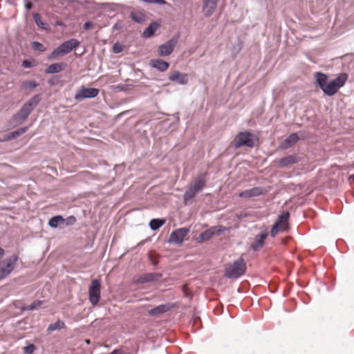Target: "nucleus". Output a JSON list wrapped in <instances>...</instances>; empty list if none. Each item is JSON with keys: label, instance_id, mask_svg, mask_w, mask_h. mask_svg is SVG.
I'll return each instance as SVG.
<instances>
[{"label": "nucleus", "instance_id": "f257e3e1", "mask_svg": "<svg viewBox=\"0 0 354 354\" xmlns=\"http://www.w3.org/2000/svg\"><path fill=\"white\" fill-rule=\"evenodd\" d=\"M4 253L3 249L0 247V281L12 272L18 261V257L15 254L3 260Z\"/></svg>", "mask_w": 354, "mask_h": 354}, {"label": "nucleus", "instance_id": "f03ea898", "mask_svg": "<svg viewBox=\"0 0 354 354\" xmlns=\"http://www.w3.org/2000/svg\"><path fill=\"white\" fill-rule=\"evenodd\" d=\"M246 270V263L242 257L232 263L225 265V275L228 278L236 279L243 275Z\"/></svg>", "mask_w": 354, "mask_h": 354}, {"label": "nucleus", "instance_id": "7ed1b4c3", "mask_svg": "<svg viewBox=\"0 0 354 354\" xmlns=\"http://www.w3.org/2000/svg\"><path fill=\"white\" fill-rule=\"evenodd\" d=\"M80 42L75 39H71L62 43L56 48L49 55L48 59L50 60L55 59L69 53L73 50L77 48Z\"/></svg>", "mask_w": 354, "mask_h": 354}, {"label": "nucleus", "instance_id": "20e7f679", "mask_svg": "<svg viewBox=\"0 0 354 354\" xmlns=\"http://www.w3.org/2000/svg\"><path fill=\"white\" fill-rule=\"evenodd\" d=\"M40 97L38 95L33 96L18 111L15 115V120L20 122L26 120L32 110L38 105Z\"/></svg>", "mask_w": 354, "mask_h": 354}, {"label": "nucleus", "instance_id": "39448f33", "mask_svg": "<svg viewBox=\"0 0 354 354\" xmlns=\"http://www.w3.org/2000/svg\"><path fill=\"white\" fill-rule=\"evenodd\" d=\"M347 78L346 73H341L335 80L328 82L322 91L326 95L332 96L337 92L340 87L344 85Z\"/></svg>", "mask_w": 354, "mask_h": 354}, {"label": "nucleus", "instance_id": "423d86ee", "mask_svg": "<svg viewBox=\"0 0 354 354\" xmlns=\"http://www.w3.org/2000/svg\"><path fill=\"white\" fill-rule=\"evenodd\" d=\"M205 176H199L192 184L190 185L189 189L184 194V200L185 203L192 200L198 192H200L205 187Z\"/></svg>", "mask_w": 354, "mask_h": 354}, {"label": "nucleus", "instance_id": "0eeeda50", "mask_svg": "<svg viewBox=\"0 0 354 354\" xmlns=\"http://www.w3.org/2000/svg\"><path fill=\"white\" fill-rule=\"evenodd\" d=\"M289 216V212H286L278 216L270 232L272 237L276 236L279 232H284L288 229Z\"/></svg>", "mask_w": 354, "mask_h": 354}, {"label": "nucleus", "instance_id": "6e6552de", "mask_svg": "<svg viewBox=\"0 0 354 354\" xmlns=\"http://www.w3.org/2000/svg\"><path fill=\"white\" fill-rule=\"evenodd\" d=\"M234 145L236 149L243 146L253 147L254 145V141L252 133L248 131L239 133L234 139Z\"/></svg>", "mask_w": 354, "mask_h": 354}, {"label": "nucleus", "instance_id": "1a4fd4ad", "mask_svg": "<svg viewBox=\"0 0 354 354\" xmlns=\"http://www.w3.org/2000/svg\"><path fill=\"white\" fill-rule=\"evenodd\" d=\"M101 283L98 279H93L88 288L89 301L95 306L100 299Z\"/></svg>", "mask_w": 354, "mask_h": 354}, {"label": "nucleus", "instance_id": "9d476101", "mask_svg": "<svg viewBox=\"0 0 354 354\" xmlns=\"http://www.w3.org/2000/svg\"><path fill=\"white\" fill-rule=\"evenodd\" d=\"M99 94V90L95 88H86L82 86L75 93V100L81 101L85 98H92Z\"/></svg>", "mask_w": 354, "mask_h": 354}, {"label": "nucleus", "instance_id": "9b49d317", "mask_svg": "<svg viewBox=\"0 0 354 354\" xmlns=\"http://www.w3.org/2000/svg\"><path fill=\"white\" fill-rule=\"evenodd\" d=\"M178 42V39L173 37L165 44L160 45L158 49L159 56H168L174 51L175 46Z\"/></svg>", "mask_w": 354, "mask_h": 354}, {"label": "nucleus", "instance_id": "f8f14e48", "mask_svg": "<svg viewBox=\"0 0 354 354\" xmlns=\"http://www.w3.org/2000/svg\"><path fill=\"white\" fill-rule=\"evenodd\" d=\"M189 229L186 227L176 230L170 234L169 242L176 244L182 243L185 237L189 233Z\"/></svg>", "mask_w": 354, "mask_h": 354}, {"label": "nucleus", "instance_id": "ddd939ff", "mask_svg": "<svg viewBox=\"0 0 354 354\" xmlns=\"http://www.w3.org/2000/svg\"><path fill=\"white\" fill-rule=\"evenodd\" d=\"M224 229L220 226H214L210 227L209 229L204 231L203 233L200 234L198 237L197 240L198 242H204L210 239L214 234H221L223 232Z\"/></svg>", "mask_w": 354, "mask_h": 354}, {"label": "nucleus", "instance_id": "4468645a", "mask_svg": "<svg viewBox=\"0 0 354 354\" xmlns=\"http://www.w3.org/2000/svg\"><path fill=\"white\" fill-rule=\"evenodd\" d=\"M171 82H176L178 84L185 85L188 83V75L178 71H173L168 77Z\"/></svg>", "mask_w": 354, "mask_h": 354}, {"label": "nucleus", "instance_id": "2eb2a0df", "mask_svg": "<svg viewBox=\"0 0 354 354\" xmlns=\"http://www.w3.org/2000/svg\"><path fill=\"white\" fill-rule=\"evenodd\" d=\"M266 190L265 189L262 187H256L240 192L239 196L241 198H248L264 194H266Z\"/></svg>", "mask_w": 354, "mask_h": 354}, {"label": "nucleus", "instance_id": "dca6fc26", "mask_svg": "<svg viewBox=\"0 0 354 354\" xmlns=\"http://www.w3.org/2000/svg\"><path fill=\"white\" fill-rule=\"evenodd\" d=\"M218 0H203V12L207 17H210L217 6Z\"/></svg>", "mask_w": 354, "mask_h": 354}, {"label": "nucleus", "instance_id": "f3484780", "mask_svg": "<svg viewBox=\"0 0 354 354\" xmlns=\"http://www.w3.org/2000/svg\"><path fill=\"white\" fill-rule=\"evenodd\" d=\"M268 234V230H264L259 234L256 236L254 241L252 244V248L254 250H257L260 248H261L264 243L266 239L267 238Z\"/></svg>", "mask_w": 354, "mask_h": 354}, {"label": "nucleus", "instance_id": "a211bd4d", "mask_svg": "<svg viewBox=\"0 0 354 354\" xmlns=\"http://www.w3.org/2000/svg\"><path fill=\"white\" fill-rule=\"evenodd\" d=\"M299 161V158L296 155H289L284 158H281L278 161V166L279 167H286L290 165L297 163Z\"/></svg>", "mask_w": 354, "mask_h": 354}, {"label": "nucleus", "instance_id": "6ab92c4d", "mask_svg": "<svg viewBox=\"0 0 354 354\" xmlns=\"http://www.w3.org/2000/svg\"><path fill=\"white\" fill-rule=\"evenodd\" d=\"M150 65L151 67L156 68L160 72L166 71L169 66L168 62L160 59H151Z\"/></svg>", "mask_w": 354, "mask_h": 354}, {"label": "nucleus", "instance_id": "aec40b11", "mask_svg": "<svg viewBox=\"0 0 354 354\" xmlns=\"http://www.w3.org/2000/svg\"><path fill=\"white\" fill-rule=\"evenodd\" d=\"M64 221L65 218H64L62 216L57 215L52 217L48 222V225L52 227H64Z\"/></svg>", "mask_w": 354, "mask_h": 354}, {"label": "nucleus", "instance_id": "412c9836", "mask_svg": "<svg viewBox=\"0 0 354 354\" xmlns=\"http://www.w3.org/2000/svg\"><path fill=\"white\" fill-rule=\"evenodd\" d=\"M169 309L170 306L169 304H162L151 309L149 311V314L152 316L158 315L167 312L168 310H169Z\"/></svg>", "mask_w": 354, "mask_h": 354}, {"label": "nucleus", "instance_id": "4be33fe9", "mask_svg": "<svg viewBox=\"0 0 354 354\" xmlns=\"http://www.w3.org/2000/svg\"><path fill=\"white\" fill-rule=\"evenodd\" d=\"M158 26V24L156 22L151 23L150 25L144 30L142 36L146 38L151 37L157 30Z\"/></svg>", "mask_w": 354, "mask_h": 354}, {"label": "nucleus", "instance_id": "5701e85b", "mask_svg": "<svg viewBox=\"0 0 354 354\" xmlns=\"http://www.w3.org/2000/svg\"><path fill=\"white\" fill-rule=\"evenodd\" d=\"M315 76L317 83L319 84L322 90H323V88H324L326 84H328V76L319 72H317L315 74Z\"/></svg>", "mask_w": 354, "mask_h": 354}, {"label": "nucleus", "instance_id": "b1692460", "mask_svg": "<svg viewBox=\"0 0 354 354\" xmlns=\"http://www.w3.org/2000/svg\"><path fill=\"white\" fill-rule=\"evenodd\" d=\"M63 70V64L60 63H55L50 64L46 69L45 70V73L47 74H53L57 73Z\"/></svg>", "mask_w": 354, "mask_h": 354}, {"label": "nucleus", "instance_id": "393cba45", "mask_svg": "<svg viewBox=\"0 0 354 354\" xmlns=\"http://www.w3.org/2000/svg\"><path fill=\"white\" fill-rule=\"evenodd\" d=\"M32 17L35 24L39 28L42 30H48L49 28L48 25L42 21L41 17L39 14L34 13Z\"/></svg>", "mask_w": 354, "mask_h": 354}, {"label": "nucleus", "instance_id": "a878e982", "mask_svg": "<svg viewBox=\"0 0 354 354\" xmlns=\"http://www.w3.org/2000/svg\"><path fill=\"white\" fill-rule=\"evenodd\" d=\"M27 130H28V127H23V128L18 129L17 130L10 133L8 135L7 140L15 139V138H18L19 136L26 133L27 131Z\"/></svg>", "mask_w": 354, "mask_h": 354}, {"label": "nucleus", "instance_id": "bb28decb", "mask_svg": "<svg viewBox=\"0 0 354 354\" xmlns=\"http://www.w3.org/2000/svg\"><path fill=\"white\" fill-rule=\"evenodd\" d=\"M165 222L163 219L153 218L150 221L149 225L153 230H156L163 225Z\"/></svg>", "mask_w": 354, "mask_h": 354}, {"label": "nucleus", "instance_id": "cd10ccee", "mask_svg": "<svg viewBox=\"0 0 354 354\" xmlns=\"http://www.w3.org/2000/svg\"><path fill=\"white\" fill-rule=\"evenodd\" d=\"M131 19L137 23H142L145 21V15L140 12H133L131 14Z\"/></svg>", "mask_w": 354, "mask_h": 354}, {"label": "nucleus", "instance_id": "c85d7f7f", "mask_svg": "<svg viewBox=\"0 0 354 354\" xmlns=\"http://www.w3.org/2000/svg\"><path fill=\"white\" fill-rule=\"evenodd\" d=\"M64 326H65L64 322L62 321L58 320L55 323L50 324L48 328V330L53 331L55 330L62 329V328H64Z\"/></svg>", "mask_w": 354, "mask_h": 354}, {"label": "nucleus", "instance_id": "c756f323", "mask_svg": "<svg viewBox=\"0 0 354 354\" xmlns=\"http://www.w3.org/2000/svg\"><path fill=\"white\" fill-rule=\"evenodd\" d=\"M299 140V137L297 133H292L290 135L286 140L285 142L287 144L286 147H290V145L296 143Z\"/></svg>", "mask_w": 354, "mask_h": 354}, {"label": "nucleus", "instance_id": "7c9ffc66", "mask_svg": "<svg viewBox=\"0 0 354 354\" xmlns=\"http://www.w3.org/2000/svg\"><path fill=\"white\" fill-rule=\"evenodd\" d=\"M32 48L33 50L40 52H44L46 50V48L44 46V45L38 41H33L32 43Z\"/></svg>", "mask_w": 354, "mask_h": 354}, {"label": "nucleus", "instance_id": "2f4dec72", "mask_svg": "<svg viewBox=\"0 0 354 354\" xmlns=\"http://www.w3.org/2000/svg\"><path fill=\"white\" fill-rule=\"evenodd\" d=\"M22 66L24 68H32V67L36 66V63H35V60L30 61V60L25 59L22 62Z\"/></svg>", "mask_w": 354, "mask_h": 354}, {"label": "nucleus", "instance_id": "473e14b6", "mask_svg": "<svg viewBox=\"0 0 354 354\" xmlns=\"http://www.w3.org/2000/svg\"><path fill=\"white\" fill-rule=\"evenodd\" d=\"M76 221V218L73 216H70L67 218L65 219L64 221V227L68 225H73Z\"/></svg>", "mask_w": 354, "mask_h": 354}, {"label": "nucleus", "instance_id": "72a5a7b5", "mask_svg": "<svg viewBox=\"0 0 354 354\" xmlns=\"http://www.w3.org/2000/svg\"><path fill=\"white\" fill-rule=\"evenodd\" d=\"M153 279H154V275H153V274H151V273L145 274L140 277V279L142 282L151 281H153Z\"/></svg>", "mask_w": 354, "mask_h": 354}, {"label": "nucleus", "instance_id": "f704fd0d", "mask_svg": "<svg viewBox=\"0 0 354 354\" xmlns=\"http://www.w3.org/2000/svg\"><path fill=\"white\" fill-rule=\"evenodd\" d=\"M24 350L26 354H32L35 350V346L33 344H30L25 346Z\"/></svg>", "mask_w": 354, "mask_h": 354}, {"label": "nucleus", "instance_id": "c9c22d12", "mask_svg": "<svg viewBox=\"0 0 354 354\" xmlns=\"http://www.w3.org/2000/svg\"><path fill=\"white\" fill-rule=\"evenodd\" d=\"M24 85L26 87L32 89L37 86V83L33 80H30V81H27V82H24Z\"/></svg>", "mask_w": 354, "mask_h": 354}, {"label": "nucleus", "instance_id": "e433bc0d", "mask_svg": "<svg viewBox=\"0 0 354 354\" xmlns=\"http://www.w3.org/2000/svg\"><path fill=\"white\" fill-rule=\"evenodd\" d=\"M41 301H35L32 302L30 306H28L26 308L29 310L36 309L38 306L41 304Z\"/></svg>", "mask_w": 354, "mask_h": 354}, {"label": "nucleus", "instance_id": "4c0bfd02", "mask_svg": "<svg viewBox=\"0 0 354 354\" xmlns=\"http://www.w3.org/2000/svg\"><path fill=\"white\" fill-rule=\"evenodd\" d=\"M122 50V47L119 44H115L113 46V51L115 53H119Z\"/></svg>", "mask_w": 354, "mask_h": 354}, {"label": "nucleus", "instance_id": "58836bf2", "mask_svg": "<svg viewBox=\"0 0 354 354\" xmlns=\"http://www.w3.org/2000/svg\"><path fill=\"white\" fill-rule=\"evenodd\" d=\"M93 27V23L91 21H87L84 24V28L86 30H89L90 28Z\"/></svg>", "mask_w": 354, "mask_h": 354}, {"label": "nucleus", "instance_id": "ea45409f", "mask_svg": "<svg viewBox=\"0 0 354 354\" xmlns=\"http://www.w3.org/2000/svg\"><path fill=\"white\" fill-rule=\"evenodd\" d=\"M110 354H127L122 348L115 349Z\"/></svg>", "mask_w": 354, "mask_h": 354}, {"label": "nucleus", "instance_id": "a19ab883", "mask_svg": "<svg viewBox=\"0 0 354 354\" xmlns=\"http://www.w3.org/2000/svg\"><path fill=\"white\" fill-rule=\"evenodd\" d=\"M26 7L27 10H30L32 8V4L31 3H28L26 5Z\"/></svg>", "mask_w": 354, "mask_h": 354}, {"label": "nucleus", "instance_id": "79ce46f5", "mask_svg": "<svg viewBox=\"0 0 354 354\" xmlns=\"http://www.w3.org/2000/svg\"><path fill=\"white\" fill-rule=\"evenodd\" d=\"M86 343L87 344H90V340H89V339H86Z\"/></svg>", "mask_w": 354, "mask_h": 354}, {"label": "nucleus", "instance_id": "37998d69", "mask_svg": "<svg viewBox=\"0 0 354 354\" xmlns=\"http://www.w3.org/2000/svg\"><path fill=\"white\" fill-rule=\"evenodd\" d=\"M350 179H353V180L354 181V175H353V176H351V177H350Z\"/></svg>", "mask_w": 354, "mask_h": 354}, {"label": "nucleus", "instance_id": "c03bdc74", "mask_svg": "<svg viewBox=\"0 0 354 354\" xmlns=\"http://www.w3.org/2000/svg\"><path fill=\"white\" fill-rule=\"evenodd\" d=\"M57 25H62V24L59 22H57Z\"/></svg>", "mask_w": 354, "mask_h": 354}]
</instances>
